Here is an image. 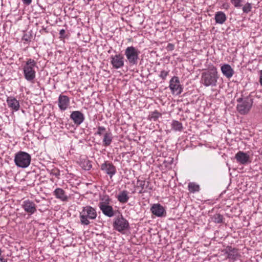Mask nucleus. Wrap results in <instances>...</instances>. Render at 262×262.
<instances>
[{
    "label": "nucleus",
    "mask_w": 262,
    "mask_h": 262,
    "mask_svg": "<svg viewBox=\"0 0 262 262\" xmlns=\"http://www.w3.org/2000/svg\"><path fill=\"white\" fill-rule=\"evenodd\" d=\"M70 118L77 126L80 125L84 120V116L80 111H75L71 113Z\"/></svg>",
    "instance_id": "obj_14"
},
{
    "label": "nucleus",
    "mask_w": 262,
    "mask_h": 262,
    "mask_svg": "<svg viewBox=\"0 0 262 262\" xmlns=\"http://www.w3.org/2000/svg\"><path fill=\"white\" fill-rule=\"evenodd\" d=\"M212 220L215 223H222L223 221V216L220 213H216L213 216Z\"/></svg>",
    "instance_id": "obj_29"
},
{
    "label": "nucleus",
    "mask_w": 262,
    "mask_h": 262,
    "mask_svg": "<svg viewBox=\"0 0 262 262\" xmlns=\"http://www.w3.org/2000/svg\"><path fill=\"white\" fill-rule=\"evenodd\" d=\"M23 39L25 40V41H29V37H28V36L27 35H24L23 37Z\"/></svg>",
    "instance_id": "obj_40"
},
{
    "label": "nucleus",
    "mask_w": 262,
    "mask_h": 262,
    "mask_svg": "<svg viewBox=\"0 0 262 262\" xmlns=\"http://www.w3.org/2000/svg\"><path fill=\"white\" fill-rule=\"evenodd\" d=\"M169 71L162 70L160 72L159 77L163 80H165L167 76L168 75Z\"/></svg>",
    "instance_id": "obj_33"
},
{
    "label": "nucleus",
    "mask_w": 262,
    "mask_h": 262,
    "mask_svg": "<svg viewBox=\"0 0 262 262\" xmlns=\"http://www.w3.org/2000/svg\"><path fill=\"white\" fill-rule=\"evenodd\" d=\"M235 159L237 163L242 165H247L251 163L250 156L246 152L239 151L235 155Z\"/></svg>",
    "instance_id": "obj_10"
},
{
    "label": "nucleus",
    "mask_w": 262,
    "mask_h": 262,
    "mask_svg": "<svg viewBox=\"0 0 262 262\" xmlns=\"http://www.w3.org/2000/svg\"><path fill=\"white\" fill-rule=\"evenodd\" d=\"M37 67L36 61L31 58H29L23 66V73L25 78L30 82H32L36 76L35 68Z\"/></svg>",
    "instance_id": "obj_3"
},
{
    "label": "nucleus",
    "mask_w": 262,
    "mask_h": 262,
    "mask_svg": "<svg viewBox=\"0 0 262 262\" xmlns=\"http://www.w3.org/2000/svg\"><path fill=\"white\" fill-rule=\"evenodd\" d=\"M252 8V4L247 3L243 7L242 10L244 13L247 14L251 11Z\"/></svg>",
    "instance_id": "obj_31"
},
{
    "label": "nucleus",
    "mask_w": 262,
    "mask_h": 262,
    "mask_svg": "<svg viewBox=\"0 0 262 262\" xmlns=\"http://www.w3.org/2000/svg\"><path fill=\"white\" fill-rule=\"evenodd\" d=\"M101 169L106 173L111 178L116 173V167L111 162L105 161L101 165Z\"/></svg>",
    "instance_id": "obj_11"
},
{
    "label": "nucleus",
    "mask_w": 262,
    "mask_h": 262,
    "mask_svg": "<svg viewBox=\"0 0 262 262\" xmlns=\"http://www.w3.org/2000/svg\"><path fill=\"white\" fill-rule=\"evenodd\" d=\"M151 213L157 217L165 216L166 211L163 206L161 204H154L150 208Z\"/></svg>",
    "instance_id": "obj_12"
},
{
    "label": "nucleus",
    "mask_w": 262,
    "mask_h": 262,
    "mask_svg": "<svg viewBox=\"0 0 262 262\" xmlns=\"http://www.w3.org/2000/svg\"><path fill=\"white\" fill-rule=\"evenodd\" d=\"M21 206L25 212L30 214H33L36 211L35 204L29 200L24 201Z\"/></svg>",
    "instance_id": "obj_13"
},
{
    "label": "nucleus",
    "mask_w": 262,
    "mask_h": 262,
    "mask_svg": "<svg viewBox=\"0 0 262 262\" xmlns=\"http://www.w3.org/2000/svg\"><path fill=\"white\" fill-rule=\"evenodd\" d=\"M113 226L114 229L119 232H122L128 229L129 225L128 222L121 215L114 219Z\"/></svg>",
    "instance_id": "obj_7"
},
{
    "label": "nucleus",
    "mask_w": 262,
    "mask_h": 262,
    "mask_svg": "<svg viewBox=\"0 0 262 262\" xmlns=\"http://www.w3.org/2000/svg\"><path fill=\"white\" fill-rule=\"evenodd\" d=\"M140 51L133 46L128 47L125 50L124 55L130 66L137 65L139 59Z\"/></svg>",
    "instance_id": "obj_6"
},
{
    "label": "nucleus",
    "mask_w": 262,
    "mask_h": 262,
    "mask_svg": "<svg viewBox=\"0 0 262 262\" xmlns=\"http://www.w3.org/2000/svg\"><path fill=\"white\" fill-rule=\"evenodd\" d=\"M227 19L225 14L222 11L217 12L215 14V20L216 23L223 24Z\"/></svg>",
    "instance_id": "obj_23"
},
{
    "label": "nucleus",
    "mask_w": 262,
    "mask_h": 262,
    "mask_svg": "<svg viewBox=\"0 0 262 262\" xmlns=\"http://www.w3.org/2000/svg\"><path fill=\"white\" fill-rule=\"evenodd\" d=\"M226 253L227 254V257L228 258L233 260L236 259L238 256L237 249L233 248L231 246L227 247Z\"/></svg>",
    "instance_id": "obj_22"
},
{
    "label": "nucleus",
    "mask_w": 262,
    "mask_h": 262,
    "mask_svg": "<svg viewBox=\"0 0 262 262\" xmlns=\"http://www.w3.org/2000/svg\"><path fill=\"white\" fill-rule=\"evenodd\" d=\"M161 116L162 114L156 110L154 112H151L150 113V114L148 116V119L150 121H156Z\"/></svg>",
    "instance_id": "obj_27"
},
{
    "label": "nucleus",
    "mask_w": 262,
    "mask_h": 262,
    "mask_svg": "<svg viewBox=\"0 0 262 262\" xmlns=\"http://www.w3.org/2000/svg\"><path fill=\"white\" fill-rule=\"evenodd\" d=\"M174 49V46L173 44L172 43H169L167 47H166V49L168 51H172Z\"/></svg>",
    "instance_id": "obj_36"
},
{
    "label": "nucleus",
    "mask_w": 262,
    "mask_h": 262,
    "mask_svg": "<svg viewBox=\"0 0 262 262\" xmlns=\"http://www.w3.org/2000/svg\"><path fill=\"white\" fill-rule=\"evenodd\" d=\"M2 251L1 249H0V256L2 255Z\"/></svg>",
    "instance_id": "obj_42"
},
{
    "label": "nucleus",
    "mask_w": 262,
    "mask_h": 262,
    "mask_svg": "<svg viewBox=\"0 0 262 262\" xmlns=\"http://www.w3.org/2000/svg\"><path fill=\"white\" fill-rule=\"evenodd\" d=\"M65 33H66V31L64 29L60 30L59 31V35H60L59 38L61 39H64L66 37V35H65Z\"/></svg>",
    "instance_id": "obj_35"
},
{
    "label": "nucleus",
    "mask_w": 262,
    "mask_h": 262,
    "mask_svg": "<svg viewBox=\"0 0 262 262\" xmlns=\"http://www.w3.org/2000/svg\"><path fill=\"white\" fill-rule=\"evenodd\" d=\"M111 63L114 69H118L124 66V57L120 54L112 55Z\"/></svg>",
    "instance_id": "obj_9"
},
{
    "label": "nucleus",
    "mask_w": 262,
    "mask_h": 262,
    "mask_svg": "<svg viewBox=\"0 0 262 262\" xmlns=\"http://www.w3.org/2000/svg\"><path fill=\"white\" fill-rule=\"evenodd\" d=\"M171 127L176 132H181L183 128L182 123L177 120L172 121Z\"/></svg>",
    "instance_id": "obj_25"
},
{
    "label": "nucleus",
    "mask_w": 262,
    "mask_h": 262,
    "mask_svg": "<svg viewBox=\"0 0 262 262\" xmlns=\"http://www.w3.org/2000/svg\"><path fill=\"white\" fill-rule=\"evenodd\" d=\"M106 130V128L104 126H98V130L95 134V135H98L99 136H101L102 134V133Z\"/></svg>",
    "instance_id": "obj_34"
},
{
    "label": "nucleus",
    "mask_w": 262,
    "mask_h": 262,
    "mask_svg": "<svg viewBox=\"0 0 262 262\" xmlns=\"http://www.w3.org/2000/svg\"><path fill=\"white\" fill-rule=\"evenodd\" d=\"M23 3L26 5H29L32 3V0H22Z\"/></svg>",
    "instance_id": "obj_37"
},
{
    "label": "nucleus",
    "mask_w": 262,
    "mask_h": 262,
    "mask_svg": "<svg viewBox=\"0 0 262 262\" xmlns=\"http://www.w3.org/2000/svg\"><path fill=\"white\" fill-rule=\"evenodd\" d=\"M52 174L53 176H55L56 178L59 179V176H60V172H59V171L58 170L57 171L53 172L52 173Z\"/></svg>",
    "instance_id": "obj_38"
},
{
    "label": "nucleus",
    "mask_w": 262,
    "mask_h": 262,
    "mask_svg": "<svg viewBox=\"0 0 262 262\" xmlns=\"http://www.w3.org/2000/svg\"><path fill=\"white\" fill-rule=\"evenodd\" d=\"M243 0H231V3L236 8L241 7L242 6L241 4Z\"/></svg>",
    "instance_id": "obj_32"
},
{
    "label": "nucleus",
    "mask_w": 262,
    "mask_h": 262,
    "mask_svg": "<svg viewBox=\"0 0 262 262\" xmlns=\"http://www.w3.org/2000/svg\"><path fill=\"white\" fill-rule=\"evenodd\" d=\"M98 206L103 214L109 217H113L115 215V212L112 206L102 204H98Z\"/></svg>",
    "instance_id": "obj_16"
},
{
    "label": "nucleus",
    "mask_w": 262,
    "mask_h": 262,
    "mask_svg": "<svg viewBox=\"0 0 262 262\" xmlns=\"http://www.w3.org/2000/svg\"><path fill=\"white\" fill-rule=\"evenodd\" d=\"M31 156L27 152L19 151L17 152L14 157V163L19 167L27 168L31 162Z\"/></svg>",
    "instance_id": "obj_5"
},
{
    "label": "nucleus",
    "mask_w": 262,
    "mask_h": 262,
    "mask_svg": "<svg viewBox=\"0 0 262 262\" xmlns=\"http://www.w3.org/2000/svg\"><path fill=\"white\" fill-rule=\"evenodd\" d=\"M238 104L236 106L237 111L241 115L247 114L251 108L253 99L247 97L245 98H239L237 99Z\"/></svg>",
    "instance_id": "obj_4"
},
{
    "label": "nucleus",
    "mask_w": 262,
    "mask_h": 262,
    "mask_svg": "<svg viewBox=\"0 0 262 262\" xmlns=\"http://www.w3.org/2000/svg\"><path fill=\"white\" fill-rule=\"evenodd\" d=\"M221 71L224 76L228 78L233 76L234 72L231 66L229 64H224L221 68Z\"/></svg>",
    "instance_id": "obj_18"
},
{
    "label": "nucleus",
    "mask_w": 262,
    "mask_h": 262,
    "mask_svg": "<svg viewBox=\"0 0 262 262\" xmlns=\"http://www.w3.org/2000/svg\"><path fill=\"white\" fill-rule=\"evenodd\" d=\"M80 166L85 170H89L92 167L91 162L88 159L82 160L80 163Z\"/></svg>",
    "instance_id": "obj_26"
},
{
    "label": "nucleus",
    "mask_w": 262,
    "mask_h": 262,
    "mask_svg": "<svg viewBox=\"0 0 262 262\" xmlns=\"http://www.w3.org/2000/svg\"><path fill=\"white\" fill-rule=\"evenodd\" d=\"M0 262H7V259L4 258V257H1Z\"/></svg>",
    "instance_id": "obj_41"
},
{
    "label": "nucleus",
    "mask_w": 262,
    "mask_h": 262,
    "mask_svg": "<svg viewBox=\"0 0 262 262\" xmlns=\"http://www.w3.org/2000/svg\"><path fill=\"white\" fill-rule=\"evenodd\" d=\"M129 198L128 192L126 190L121 191L117 196L118 201L122 204L127 203Z\"/></svg>",
    "instance_id": "obj_21"
},
{
    "label": "nucleus",
    "mask_w": 262,
    "mask_h": 262,
    "mask_svg": "<svg viewBox=\"0 0 262 262\" xmlns=\"http://www.w3.org/2000/svg\"><path fill=\"white\" fill-rule=\"evenodd\" d=\"M169 88L173 94L180 95L183 91L178 77L173 76L169 81Z\"/></svg>",
    "instance_id": "obj_8"
},
{
    "label": "nucleus",
    "mask_w": 262,
    "mask_h": 262,
    "mask_svg": "<svg viewBox=\"0 0 262 262\" xmlns=\"http://www.w3.org/2000/svg\"><path fill=\"white\" fill-rule=\"evenodd\" d=\"M219 78L217 68L212 66L208 71L201 74L200 82L205 87H215L217 85Z\"/></svg>",
    "instance_id": "obj_1"
},
{
    "label": "nucleus",
    "mask_w": 262,
    "mask_h": 262,
    "mask_svg": "<svg viewBox=\"0 0 262 262\" xmlns=\"http://www.w3.org/2000/svg\"><path fill=\"white\" fill-rule=\"evenodd\" d=\"M259 83L262 86V70L259 71Z\"/></svg>",
    "instance_id": "obj_39"
},
{
    "label": "nucleus",
    "mask_w": 262,
    "mask_h": 262,
    "mask_svg": "<svg viewBox=\"0 0 262 262\" xmlns=\"http://www.w3.org/2000/svg\"><path fill=\"white\" fill-rule=\"evenodd\" d=\"M58 107L61 111H65L70 105L69 98L66 95H60L58 99Z\"/></svg>",
    "instance_id": "obj_15"
},
{
    "label": "nucleus",
    "mask_w": 262,
    "mask_h": 262,
    "mask_svg": "<svg viewBox=\"0 0 262 262\" xmlns=\"http://www.w3.org/2000/svg\"><path fill=\"white\" fill-rule=\"evenodd\" d=\"M113 139L111 133H106L104 134L103 139V145L104 146H108L110 145Z\"/></svg>",
    "instance_id": "obj_24"
},
{
    "label": "nucleus",
    "mask_w": 262,
    "mask_h": 262,
    "mask_svg": "<svg viewBox=\"0 0 262 262\" xmlns=\"http://www.w3.org/2000/svg\"><path fill=\"white\" fill-rule=\"evenodd\" d=\"M150 182L149 181L138 180L137 185L139 187H141V190L139 191L140 193H143L148 192V190H151L152 188L149 187Z\"/></svg>",
    "instance_id": "obj_20"
},
{
    "label": "nucleus",
    "mask_w": 262,
    "mask_h": 262,
    "mask_svg": "<svg viewBox=\"0 0 262 262\" xmlns=\"http://www.w3.org/2000/svg\"><path fill=\"white\" fill-rule=\"evenodd\" d=\"M53 195L55 197L62 201H67L68 199V196L66 194V192L63 189L60 188H57L53 191Z\"/></svg>",
    "instance_id": "obj_19"
},
{
    "label": "nucleus",
    "mask_w": 262,
    "mask_h": 262,
    "mask_svg": "<svg viewBox=\"0 0 262 262\" xmlns=\"http://www.w3.org/2000/svg\"><path fill=\"white\" fill-rule=\"evenodd\" d=\"M97 216L96 209L91 206L82 207L80 212L79 218L80 223L82 225H88L90 224L89 220H94Z\"/></svg>",
    "instance_id": "obj_2"
},
{
    "label": "nucleus",
    "mask_w": 262,
    "mask_h": 262,
    "mask_svg": "<svg viewBox=\"0 0 262 262\" xmlns=\"http://www.w3.org/2000/svg\"><path fill=\"white\" fill-rule=\"evenodd\" d=\"M100 200V202L98 204H102L105 205H109L111 202V199L107 195H104L102 198H101Z\"/></svg>",
    "instance_id": "obj_30"
},
{
    "label": "nucleus",
    "mask_w": 262,
    "mask_h": 262,
    "mask_svg": "<svg viewBox=\"0 0 262 262\" xmlns=\"http://www.w3.org/2000/svg\"><path fill=\"white\" fill-rule=\"evenodd\" d=\"M188 188L189 191L192 193L198 192L200 190L199 185L192 182L189 183L188 184Z\"/></svg>",
    "instance_id": "obj_28"
},
{
    "label": "nucleus",
    "mask_w": 262,
    "mask_h": 262,
    "mask_svg": "<svg viewBox=\"0 0 262 262\" xmlns=\"http://www.w3.org/2000/svg\"><path fill=\"white\" fill-rule=\"evenodd\" d=\"M6 102L8 106L12 110L17 111L19 110L20 105L18 101L13 97H8Z\"/></svg>",
    "instance_id": "obj_17"
}]
</instances>
